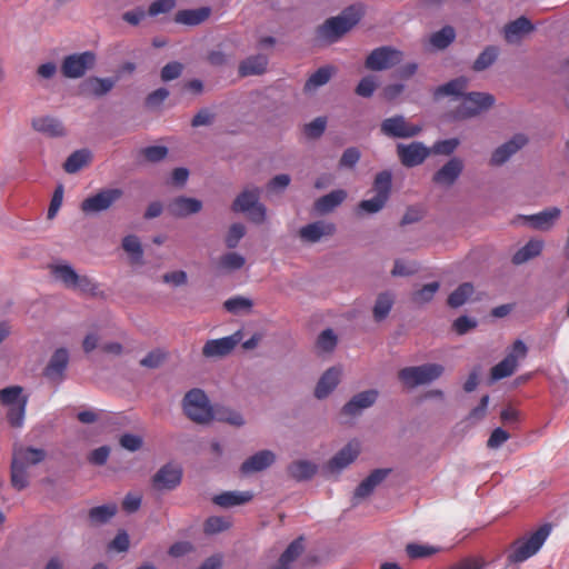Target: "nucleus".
<instances>
[{
  "mask_svg": "<svg viewBox=\"0 0 569 569\" xmlns=\"http://www.w3.org/2000/svg\"><path fill=\"white\" fill-rule=\"evenodd\" d=\"M551 532L549 525L540 526L532 532L526 533L511 542L507 550V562L519 565L539 552Z\"/></svg>",
  "mask_w": 569,
  "mask_h": 569,
  "instance_id": "nucleus-1",
  "label": "nucleus"
},
{
  "mask_svg": "<svg viewBox=\"0 0 569 569\" xmlns=\"http://www.w3.org/2000/svg\"><path fill=\"white\" fill-rule=\"evenodd\" d=\"M360 17V9L356 7L347 8L337 17L326 20L317 29L318 40L327 44L337 42L359 22Z\"/></svg>",
  "mask_w": 569,
  "mask_h": 569,
  "instance_id": "nucleus-2",
  "label": "nucleus"
},
{
  "mask_svg": "<svg viewBox=\"0 0 569 569\" xmlns=\"http://www.w3.org/2000/svg\"><path fill=\"white\" fill-rule=\"evenodd\" d=\"M0 402L7 408V419L11 427L21 428L24 422L28 396L20 386H10L0 390Z\"/></svg>",
  "mask_w": 569,
  "mask_h": 569,
  "instance_id": "nucleus-3",
  "label": "nucleus"
},
{
  "mask_svg": "<svg viewBox=\"0 0 569 569\" xmlns=\"http://www.w3.org/2000/svg\"><path fill=\"white\" fill-rule=\"evenodd\" d=\"M186 416L196 423H209L213 418V410L207 395L200 389L188 391L182 400Z\"/></svg>",
  "mask_w": 569,
  "mask_h": 569,
  "instance_id": "nucleus-4",
  "label": "nucleus"
},
{
  "mask_svg": "<svg viewBox=\"0 0 569 569\" xmlns=\"http://www.w3.org/2000/svg\"><path fill=\"white\" fill-rule=\"evenodd\" d=\"M445 372L440 363H425L421 366L406 367L398 372L400 381L408 388L428 385L439 379Z\"/></svg>",
  "mask_w": 569,
  "mask_h": 569,
  "instance_id": "nucleus-5",
  "label": "nucleus"
},
{
  "mask_svg": "<svg viewBox=\"0 0 569 569\" xmlns=\"http://www.w3.org/2000/svg\"><path fill=\"white\" fill-rule=\"evenodd\" d=\"M260 189L257 187L244 189L233 201L234 212L247 213L254 223H262L266 220V207L259 202Z\"/></svg>",
  "mask_w": 569,
  "mask_h": 569,
  "instance_id": "nucleus-6",
  "label": "nucleus"
},
{
  "mask_svg": "<svg viewBox=\"0 0 569 569\" xmlns=\"http://www.w3.org/2000/svg\"><path fill=\"white\" fill-rule=\"evenodd\" d=\"M495 103V97L486 92H470L461 98L460 103L452 111L455 119H468L488 110Z\"/></svg>",
  "mask_w": 569,
  "mask_h": 569,
  "instance_id": "nucleus-7",
  "label": "nucleus"
},
{
  "mask_svg": "<svg viewBox=\"0 0 569 569\" xmlns=\"http://www.w3.org/2000/svg\"><path fill=\"white\" fill-rule=\"evenodd\" d=\"M50 269L54 279L67 288L82 292H94L98 289L97 284L89 277L78 274L68 263H56Z\"/></svg>",
  "mask_w": 569,
  "mask_h": 569,
  "instance_id": "nucleus-8",
  "label": "nucleus"
},
{
  "mask_svg": "<svg viewBox=\"0 0 569 569\" xmlns=\"http://www.w3.org/2000/svg\"><path fill=\"white\" fill-rule=\"evenodd\" d=\"M97 58L92 51L72 53L64 57L61 63V71L66 78H82L96 64Z\"/></svg>",
  "mask_w": 569,
  "mask_h": 569,
  "instance_id": "nucleus-9",
  "label": "nucleus"
},
{
  "mask_svg": "<svg viewBox=\"0 0 569 569\" xmlns=\"http://www.w3.org/2000/svg\"><path fill=\"white\" fill-rule=\"evenodd\" d=\"M380 130L390 138L409 139L418 136L422 127L408 122L403 116H393L381 122Z\"/></svg>",
  "mask_w": 569,
  "mask_h": 569,
  "instance_id": "nucleus-10",
  "label": "nucleus"
},
{
  "mask_svg": "<svg viewBox=\"0 0 569 569\" xmlns=\"http://www.w3.org/2000/svg\"><path fill=\"white\" fill-rule=\"evenodd\" d=\"M561 217V210L558 207H549L538 213L529 216H518L513 223L527 224L531 229L539 231L551 230Z\"/></svg>",
  "mask_w": 569,
  "mask_h": 569,
  "instance_id": "nucleus-11",
  "label": "nucleus"
},
{
  "mask_svg": "<svg viewBox=\"0 0 569 569\" xmlns=\"http://www.w3.org/2000/svg\"><path fill=\"white\" fill-rule=\"evenodd\" d=\"M122 197V190L103 189L81 202V210L87 214L99 213L112 207Z\"/></svg>",
  "mask_w": 569,
  "mask_h": 569,
  "instance_id": "nucleus-12",
  "label": "nucleus"
},
{
  "mask_svg": "<svg viewBox=\"0 0 569 569\" xmlns=\"http://www.w3.org/2000/svg\"><path fill=\"white\" fill-rule=\"evenodd\" d=\"M402 52L390 47L375 49L366 59V68L373 71L390 69L400 63Z\"/></svg>",
  "mask_w": 569,
  "mask_h": 569,
  "instance_id": "nucleus-13",
  "label": "nucleus"
},
{
  "mask_svg": "<svg viewBox=\"0 0 569 569\" xmlns=\"http://www.w3.org/2000/svg\"><path fill=\"white\" fill-rule=\"evenodd\" d=\"M241 340V330H238L228 337L208 340L202 348V355L208 359L223 358L230 355Z\"/></svg>",
  "mask_w": 569,
  "mask_h": 569,
  "instance_id": "nucleus-14",
  "label": "nucleus"
},
{
  "mask_svg": "<svg viewBox=\"0 0 569 569\" xmlns=\"http://www.w3.org/2000/svg\"><path fill=\"white\" fill-rule=\"evenodd\" d=\"M430 152L431 150L419 141L397 146L398 157L401 163L408 168L421 164L429 157Z\"/></svg>",
  "mask_w": 569,
  "mask_h": 569,
  "instance_id": "nucleus-15",
  "label": "nucleus"
},
{
  "mask_svg": "<svg viewBox=\"0 0 569 569\" xmlns=\"http://www.w3.org/2000/svg\"><path fill=\"white\" fill-rule=\"evenodd\" d=\"M360 453V443L356 440L348 442L328 462L327 469L330 473H339L351 465Z\"/></svg>",
  "mask_w": 569,
  "mask_h": 569,
  "instance_id": "nucleus-16",
  "label": "nucleus"
},
{
  "mask_svg": "<svg viewBox=\"0 0 569 569\" xmlns=\"http://www.w3.org/2000/svg\"><path fill=\"white\" fill-rule=\"evenodd\" d=\"M528 142V139L525 134L518 133L515 134L507 142L502 143L498 148H496L491 154L490 163L492 166H501L507 162L515 153H517L521 148H523Z\"/></svg>",
  "mask_w": 569,
  "mask_h": 569,
  "instance_id": "nucleus-17",
  "label": "nucleus"
},
{
  "mask_svg": "<svg viewBox=\"0 0 569 569\" xmlns=\"http://www.w3.org/2000/svg\"><path fill=\"white\" fill-rule=\"evenodd\" d=\"M182 471L172 463L161 467L152 478V485L157 490H172L181 482Z\"/></svg>",
  "mask_w": 569,
  "mask_h": 569,
  "instance_id": "nucleus-18",
  "label": "nucleus"
},
{
  "mask_svg": "<svg viewBox=\"0 0 569 569\" xmlns=\"http://www.w3.org/2000/svg\"><path fill=\"white\" fill-rule=\"evenodd\" d=\"M463 170V161L453 157L447 161L432 177V181L441 187H451Z\"/></svg>",
  "mask_w": 569,
  "mask_h": 569,
  "instance_id": "nucleus-19",
  "label": "nucleus"
},
{
  "mask_svg": "<svg viewBox=\"0 0 569 569\" xmlns=\"http://www.w3.org/2000/svg\"><path fill=\"white\" fill-rule=\"evenodd\" d=\"M335 232L336 226L332 222L319 220L300 228L299 236L306 242L316 243L322 238L332 236Z\"/></svg>",
  "mask_w": 569,
  "mask_h": 569,
  "instance_id": "nucleus-20",
  "label": "nucleus"
},
{
  "mask_svg": "<svg viewBox=\"0 0 569 569\" xmlns=\"http://www.w3.org/2000/svg\"><path fill=\"white\" fill-rule=\"evenodd\" d=\"M276 461V455L271 450H261L246 459L240 471L243 475H252L269 468Z\"/></svg>",
  "mask_w": 569,
  "mask_h": 569,
  "instance_id": "nucleus-21",
  "label": "nucleus"
},
{
  "mask_svg": "<svg viewBox=\"0 0 569 569\" xmlns=\"http://www.w3.org/2000/svg\"><path fill=\"white\" fill-rule=\"evenodd\" d=\"M31 127L39 133L51 138L66 136V128L61 120L51 116H40L31 120Z\"/></svg>",
  "mask_w": 569,
  "mask_h": 569,
  "instance_id": "nucleus-22",
  "label": "nucleus"
},
{
  "mask_svg": "<svg viewBox=\"0 0 569 569\" xmlns=\"http://www.w3.org/2000/svg\"><path fill=\"white\" fill-rule=\"evenodd\" d=\"M378 399V391L375 389L365 390L355 395L342 408L345 415L357 416L362 410L370 408Z\"/></svg>",
  "mask_w": 569,
  "mask_h": 569,
  "instance_id": "nucleus-23",
  "label": "nucleus"
},
{
  "mask_svg": "<svg viewBox=\"0 0 569 569\" xmlns=\"http://www.w3.org/2000/svg\"><path fill=\"white\" fill-rule=\"evenodd\" d=\"M46 456L47 453L43 449L23 445H14L12 451V460L26 466L27 469L43 461Z\"/></svg>",
  "mask_w": 569,
  "mask_h": 569,
  "instance_id": "nucleus-24",
  "label": "nucleus"
},
{
  "mask_svg": "<svg viewBox=\"0 0 569 569\" xmlns=\"http://www.w3.org/2000/svg\"><path fill=\"white\" fill-rule=\"evenodd\" d=\"M168 212L176 218H186L202 209V202L196 198L177 197L168 204Z\"/></svg>",
  "mask_w": 569,
  "mask_h": 569,
  "instance_id": "nucleus-25",
  "label": "nucleus"
},
{
  "mask_svg": "<svg viewBox=\"0 0 569 569\" xmlns=\"http://www.w3.org/2000/svg\"><path fill=\"white\" fill-rule=\"evenodd\" d=\"M341 373L342 371L339 367H331L328 370H326L316 386V398L325 399L326 397H328L338 386L341 378Z\"/></svg>",
  "mask_w": 569,
  "mask_h": 569,
  "instance_id": "nucleus-26",
  "label": "nucleus"
},
{
  "mask_svg": "<svg viewBox=\"0 0 569 569\" xmlns=\"http://www.w3.org/2000/svg\"><path fill=\"white\" fill-rule=\"evenodd\" d=\"M390 473V469H376L357 487L353 499H365L369 497L375 488L379 486Z\"/></svg>",
  "mask_w": 569,
  "mask_h": 569,
  "instance_id": "nucleus-27",
  "label": "nucleus"
},
{
  "mask_svg": "<svg viewBox=\"0 0 569 569\" xmlns=\"http://www.w3.org/2000/svg\"><path fill=\"white\" fill-rule=\"evenodd\" d=\"M116 84L113 78L90 77L81 86V92L88 96L102 97L110 92Z\"/></svg>",
  "mask_w": 569,
  "mask_h": 569,
  "instance_id": "nucleus-28",
  "label": "nucleus"
},
{
  "mask_svg": "<svg viewBox=\"0 0 569 569\" xmlns=\"http://www.w3.org/2000/svg\"><path fill=\"white\" fill-rule=\"evenodd\" d=\"M532 23L525 17L511 21L505 27V39L509 43L519 42L526 34L533 31Z\"/></svg>",
  "mask_w": 569,
  "mask_h": 569,
  "instance_id": "nucleus-29",
  "label": "nucleus"
},
{
  "mask_svg": "<svg viewBox=\"0 0 569 569\" xmlns=\"http://www.w3.org/2000/svg\"><path fill=\"white\" fill-rule=\"evenodd\" d=\"M253 493L251 491H226L213 497V502L222 508L244 505L251 501Z\"/></svg>",
  "mask_w": 569,
  "mask_h": 569,
  "instance_id": "nucleus-30",
  "label": "nucleus"
},
{
  "mask_svg": "<svg viewBox=\"0 0 569 569\" xmlns=\"http://www.w3.org/2000/svg\"><path fill=\"white\" fill-rule=\"evenodd\" d=\"M69 362V353L64 348L57 349L52 355L47 368L46 375L50 379H59L62 377Z\"/></svg>",
  "mask_w": 569,
  "mask_h": 569,
  "instance_id": "nucleus-31",
  "label": "nucleus"
},
{
  "mask_svg": "<svg viewBox=\"0 0 569 569\" xmlns=\"http://www.w3.org/2000/svg\"><path fill=\"white\" fill-rule=\"evenodd\" d=\"M246 261L244 256L236 251H229L219 257L217 261V269L222 273H232L241 270L244 267Z\"/></svg>",
  "mask_w": 569,
  "mask_h": 569,
  "instance_id": "nucleus-32",
  "label": "nucleus"
},
{
  "mask_svg": "<svg viewBox=\"0 0 569 569\" xmlns=\"http://www.w3.org/2000/svg\"><path fill=\"white\" fill-rule=\"evenodd\" d=\"M543 241L539 239L529 240L523 247H521L512 257L515 264H522L536 257H538L543 249Z\"/></svg>",
  "mask_w": 569,
  "mask_h": 569,
  "instance_id": "nucleus-33",
  "label": "nucleus"
},
{
  "mask_svg": "<svg viewBox=\"0 0 569 569\" xmlns=\"http://www.w3.org/2000/svg\"><path fill=\"white\" fill-rule=\"evenodd\" d=\"M317 465L309 460H296L288 466V473L298 481L309 480L317 472Z\"/></svg>",
  "mask_w": 569,
  "mask_h": 569,
  "instance_id": "nucleus-34",
  "label": "nucleus"
},
{
  "mask_svg": "<svg viewBox=\"0 0 569 569\" xmlns=\"http://www.w3.org/2000/svg\"><path fill=\"white\" fill-rule=\"evenodd\" d=\"M347 198V192L342 189L333 190L326 196L319 198L315 203V209L319 213L331 212L335 208L343 202Z\"/></svg>",
  "mask_w": 569,
  "mask_h": 569,
  "instance_id": "nucleus-35",
  "label": "nucleus"
},
{
  "mask_svg": "<svg viewBox=\"0 0 569 569\" xmlns=\"http://www.w3.org/2000/svg\"><path fill=\"white\" fill-rule=\"evenodd\" d=\"M336 73V68L332 66H325L313 72L305 83L306 92H313L318 88L329 82L331 77Z\"/></svg>",
  "mask_w": 569,
  "mask_h": 569,
  "instance_id": "nucleus-36",
  "label": "nucleus"
},
{
  "mask_svg": "<svg viewBox=\"0 0 569 569\" xmlns=\"http://www.w3.org/2000/svg\"><path fill=\"white\" fill-rule=\"evenodd\" d=\"M92 159V153L88 149H80L72 152L66 160L63 169L68 173H76L88 166Z\"/></svg>",
  "mask_w": 569,
  "mask_h": 569,
  "instance_id": "nucleus-37",
  "label": "nucleus"
},
{
  "mask_svg": "<svg viewBox=\"0 0 569 569\" xmlns=\"http://www.w3.org/2000/svg\"><path fill=\"white\" fill-rule=\"evenodd\" d=\"M210 14V10L208 8H199L191 10H181L176 14V22L188 24V26H197L203 22Z\"/></svg>",
  "mask_w": 569,
  "mask_h": 569,
  "instance_id": "nucleus-38",
  "label": "nucleus"
},
{
  "mask_svg": "<svg viewBox=\"0 0 569 569\" xmlns=\"http://www.w3.org/2000/svg\"><path fill=\"white\" fill-rule=\"evenodd\" d=\"M268 64V59L263 54H257L246 59L239 68L242 76H252L262 73Z\"/></svg>",
  "mask_w": 569,
  "mask_h": 569,
  "instance_id": "nucleus-39",
  "label": "nucleus"
},
{
  "mask_svg": "<svg viewBox=\"0 0 569 569\" xmlns=\"http://www.w3.org/2000/svg\"><path fill=\"white\" fill-rule=\"evenodd\" d=\"M468 80L463 77L453 79L440 87H438L435 91V97L440 98L445 96H465L463 92L467 88Z\"/></svg>",
  "mask_w": 569,
  "mask_h": 569,
  "instance_id": "nucleus-40",
  "label": "nucleus"
},
{
  "mask_svg": "<svg viewBox=\"0 0 569 569\" xmlns=\"http://www.w3.org/2000/svg\"><path fill=\"white\" fill-rule=\"evenodd\" d=\"M518 362L513 353H509L503 360L491 369V378L500 380L511 376L517 369Z\"/></svg>",
  "mask_w": 569,
  "mask_h": 569,
  "instance_id": "nucleus-41",
  "label": "nucleus"
},
{
  "mask_svg": "<svg viewBox=\"0 0 569 569\" xmlns=\"http://www.w3.org/2000/svg\"><path fill=\"white\" fill-rule=\"evenodd\" d=\"M30 471L26 466L11 461V485L16 490H23L29 486Z\"/></svg>",
  "mask_w": 569,
  "mask_h": 569,
  "instance_id": "nucleus-42",
  "label": "nucleus"
},
{
  "mask_svg": "<svg viewBox=\"0 0 569 569\" xmlns=\"http://www.w3.org/2000/svg\"><path fill=\"white\" fill-rule=\"evenodd\" d=\"M223 307L228 312L233 315L250 313L253 307V302L250 298L243 296H234L226 300Z\"/></svg>",
  "mask_w": 569,
  "mask_h": 569,
  "instance_id": "nucleus-43",
  "label": "nucleus"
},
{
  "mask_svg": "<svg viewBox=\"0 0 569 569\" xmlns=\"http://www.w3.org/2000/svg\"><path fill=\"white\" fill-rule=\"evenodd\" d=\"M395 302L393 295L390 292L380 293L373 307V318L381 321L387 318Z\"/></svg>",
  "mask_w": 569,
  "mask_h": 569,
  "instance_id": "nucleus-44",
  "label": "nucleus"
},
{
  "mask_svg": "<svg viewBox=\"0 0 569 569\" xmlns=\"http://www.w3.org/2000/svg\"><path fill=\"white\" fill-rule=\"evenodd\" d=\"M302 538H298L292 541L284 552L281 555L279 566L277 569H289V566L295 561L303 551Z\"/></svg>",
  "mask_w": 569,
  "mask_h": 569,
  "instance_id": "nucleus-45",
  "label": "nucleus"
},
{
  "mask_svg": "<svg viewBox=\"0 0 569 569\" xmlns=\"http://www.w3.org/2000/svg\"><path fill=\"white\" fill-rule=\"evenodd\" d=\"M117 512L114 503L94 507L89 511V519L93 525H101L109 521Z\"/></svg>",
  "mask_w": 569,
  "mask_h": 569,
  "instance_id": "nucleus-46",
  "label": "nucleus"
},
{
  "mask_svg": "<svg viewBox=\"0 0 569 569\" xmlns=\"http://www.w3.org/2000/svg\"><path fill=\"white\" fill-rule=\"evenodd\" d=\"M475 288L471 283L465 282L460 284L448 298V305L452 308H458L465 305L468 299L473 295Z\"/></svg>",
  "mask_w": 569,
  "mask_h": 569,
  "instance_id": "nucleus-47",
  "label": "nucleus"
},
{
  "mask_svg": "<svg viewBox=\"0 0 569 569\" xmlns=\"http://www.w3.org/2000/svg\"><path fill=\"white\" fill-rule=\"evenodd\" d=\"M456 38L455 29L450 26L443 27L430 37V43L438 50L446 49Z\"/></svg>",
  "mask_w": 569,
  "mask_h": 569,
  "instance_id": "nucleus-48",
  "label": "nucleus"
},
{
  "mask_svg": "<svg viewBox=\"0 0 569 569\" xmlns=\"http://www.w3.org/2000/svg\"><path fill=\"white\" fill-rule=\"evenodd\" d=\"M439 282L433 281L412 292L411 300L417 306L430 302L439 290Z\"/></svg>",
  "mask_w": 569,
  "mask_h": 569,
  "instance_id": "nucleus-49",
  "label": "nucleus"
},
{
  "mask_svg": "<svg viewBox=\"0 0 569 569\" xmlns=\"http://www.w3.org/2000/svg\"><path fill=\"white\" fill-rule=\"evenodd\" d=\"M123 250L130 256L133 263H142L143 250L136 236H127L122 240Z\"/></svg>",
  "mask_w": 569,
  "mask_h": 569,
  "instance_id": "nucleus-50",
  "label": "nucleus"
},
{
  "mask_svg": "<svg viewBox=\"0 0 569 569\" xmlns=\"http://www.w3.org/2000/svg\"><path fill=\"white\" fill-rule=\"evenodd\" d=\"M499 50L495 46L487 47L475 60L473 70L482 71L489 68L498 58Z\"/></svg>",
  "mask_w": 569,
  "mask_h": 569,
  "instance_id": "nucleus-51",
  "label": "nucleus"
},
{
  "mask_svg": "<svg viewBox=\"0 0 569 569\" xmlns=\"http://www.w3.org/2000/svg\"><path fill=\"white\" fill-rule=\"evenodd\" d=\"M338 343V337L332 329H326L317 338L316 347L320 352H332Z\"/></svg>",
  "mask_w": 569,
  "mask_h": 569,
  "instance_id": "nucleus-52",
  "label": "nucleus"
},
{
  "mask_svg": "<svg viewBox=\"0 0 569 569\" xmlns=\"http://www.w3.org/2000/svg\"><path fill=\"white\" fill-rule=\"evenodd\" d=\"M391 173L389 171H381L376 176L373 182V190L377 196L388 200L391 190Z\"/></svg>",
  "mask_w": 569,
  "mask_h": 569,
  "instance_id": "nucleus-53",
  "label": "nucleus"
},
{
  "mask_svg": "<svg viewBox=\"0 0 569 569\" xmlns=\"http://www.w3.org/2000/svg\"><path fill=\"white\" fill-rule=\"evenodd\" d=\"M231 526V522L229 519L223 517L213 516L206 520L204 522V532L209 535H214L222 532L227 529H229Z\"/></svg>",
  "mask_w": 569,
  "mask_h": 569,
  "instance_id": "nucleus-54",
  "label": "nucleus"
},
{
  "mask_svg": "<svg viewBox=\"0 0 569 569\" xmlns=\"http://www.w3.org/2000/svg\"><path fill=\"white\" fill-rule=\"evenodd\" d=\"M246 234V227L242 223H233L230 226L228 233L224 238L227 248L234 249L240 240Z\"/></svg>",
  "mask_w": 569,
  "mask_h": 569,
  "instance_id": "nucleus-55",
  "label": "nucleus"
},
{
  "mask_svg": "<svg viewBox=\"0 0 569 569\" xmlns=\"http://www.w3.org/2000/svg\"><path fill=\"white\" fill-rule=\"evenodd\" d=\"M162 281L173 288L182 287L188 282V274L183 270H173L162 274Z\"/></svg>",
  "mask_w": 569,
  "mask_h": 569,
  "instance_id": "nucleus-56",
  "label": "nucleus"
},
{
  "mask_svg": "<svg viewBox=\"0 0 569 569\" xmlns=\"http://www.w3.org/2000/svg\"><path fill=\"white\" fill-rule=\"evenodd\" d=\"M386 202V199L375 194L371 199L362 200L359 203L358 209L367 213H377L385 207Z\"/></svg>",
  "mask_w": 569,
  "mask_h": 569,
  "instance_id": "nucleus-57",
  "label": "nucleus"
},
{
  "mask_svg": "<svg viewBox=\"0 0 569 569\" xmlns=\"http://www.w3.org/2000/svg\"><path fill=\"white\" fill-rule=\"evenodd\" d=\"M459 143L460 142L457 138L441 140L437 141L430 150L436 154L449 156L453 153V151L458 148Z\"/></svg>",
  "mask_w": 569,
  "mask_h": 569,
  "instance_id": "nucleus-58",
  "label": "nucleus"
},
{
  "mask_svg": "<svg viewBox=\"0 0 569 569\" xmlns=\"http://www.w3.org/2000/svg\"><path fill=\"white\" fill-rule=\"evenodd\" d=\"M119 443L123 449L134 452L142 447L143 439L141 436L138 435L124 433L120 437Z\"/></svg>",
  "mask_w": 569,
  "mask_h": 569,
  "instance_id": "nucleus-59",
  "label": "nucleus"
},
{
  "mask_svg": "<svg viewBox=\"0 0 569 569\" xmlns=\"http://www.w3.org/2000/svg\"><path fill=\"white\" fill-rule=\"evenodd\" d=\"M327 120L325 117H318L305 126V132L309 138H319L326 130Z\"/></svg>",
  "mask_w": 569,
  "mask_h": 569,
  "instance_id": "nucleus-60",
  "label": "nucleus"
},
{
  "mask_svg": "<svg viewBox=\"0 0 569 569\" xmlns=\"http://www.w3.org/2000/svg\"><path fill=\"white\" fill-rule=\"evenodd\" d=\"M407 553L410 558H425L437 552V549L426 545L409 543L406 548Z\"/></svg>",
  "mask_w": 569,
  "mask_h": 569,
  "instance_id": "nucleus-61",
  "label": "nucleus"
},
{
  "mask_svg": "<svg viewBox=\"0 0 569 569\" xmlns=\"http://www.w3.org/2000/svg\"><path fill=\"white\" fill-rule=\"evenodd\" d=\"M377 88V81L372 76L365 77L356 88V93L360 97L369 98Z\"/></svg>",
  "mask_w": 569,
  "mask_h": 569,
  "instance_id": "nucleus-62",
  "label": "nucleus"
},
{
  "mask_svg": "<svg viewBox=\"0 0 569 569\" xmlns=\"http://www.w3.org/2000/svg\"><path fill=\"white\" fill-rule=\"evenodd\" d=\"M510 438V433L502 428H496L492 430L487 447L489 449H498Z\"/></svg>",
  "mask_w": 569,
  "mask_h": 569,
  "instance_id": "nucleus-63",
  "label": "nucleus"
},
{
  "mask_svg": "<svg viewBox=\"0 0 569 569\" xmlns=\"http://www.w3.org/2000/svg\"><path fill=\"white\" fill-rule=\"evenodd\" d=\"M486 562L482 558L479 557H470L465 558L461 561L452 565L448 569H483Z\"/></svg>",
  "mask_w": 569,
  "mask_h": 569,
  "instance_id": "nucleus-64",
  "label": "nucleus"
}]
</instances>
